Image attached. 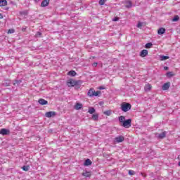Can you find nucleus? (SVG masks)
Wrapping results in <instances>:
<instances>
[{"mask_svg": "<svg viewBox=\"0 0 180 180\" xmlns=\"http://www.w3.org/2000/svg\"><path fill=\"white\" fill-rule=\"evenodd\" d=\"M131 109V104L129 103H122L121 104V110L122 112H129Z\"/></svg>", "mask_w": 180, "mask_h": 180, "instance_id": "nucleus-1", "label": "nucleus"}, {"mask_svg": "<svg viewBox=\"0 0 180 180\" xmlns=\"http://www.w3.org/2000/svg\"><path fill=\"white\" fill-rule=\"evenodd\" d=\"M81 84L80 81H77L74 79H70L68 82V86H78Z\"/></svg>", "mask_w": 180, "mask_h": 180, "instance_id": "nucleus-2", "label": "nucleus"}, {"mask_svg": "<svg viewBox=\"0 0 180 180\" xmlns=\"http://www.w3.org/2000/svg\"><path fill=\"white\" fill-rule=\"evenodd\" d=\"M123 127H125V129H129V127H131V119H128L123 122L122 123Z\"/></svg>", "mask_w": 180, "mask_h": 180, "instance_id": "nucleus-3", "label": "nucleus"}, {"mask_svg": "<svg viewBox=\"0 0 180 180\" xmlns=\"http://www.w3.org/2000/svg\"><path fill=\"white\" fill-rule=\"evenodd\" d=\"M0 134L2 136H8V134H11V131L8 129L3 128L0 130Z\"/></svg>", "mask_w": 180, "mask_h": 180, "instance_id": "nucleus-4", "label": "nucleus"}, {"mask_svg": "<svg viewBox=\"0 0 180 180\" xmlns=\"http://www.w3.org/2000/svg\"><path fill=\"white\" fill-rule=\"evenodd\" d=\"M115 141L116 143H123L124 141V136H119L115 138Z\"/></svg>", "mask_w": 180, "mask_h": 180, "instance_id": "nucleus-5", "label": "nucleus"}, {"mask_svg": "<svg viewBox=\"0 0 180 180\" xmlns=\"http://www.w3.org/2000/svg\"><path fill=\"white\" fill-rule=\"evenodd\" d=\"M169 86H171V83H165L162 86V91H168V89H169Z\"/></svg>", "mask_w": 180, "mask_h": 180, "instance_id": "nucleus-6", "label": "nucleus"}, {"mask_svg": "<svg viewBox=\"0 0 180 180\" xmlns=\"http://www.w3.org/2000/svg\"><path fill=\"white\" fill-rule=\"evenodd\" d=\"M46 117H54L56 116V112L54 111H49L46 112L45 114Z\"/></svg>", "mask_w": 180, "mask_h": 180, "instance_id": "nucleus-7", "label": "nucleus"}, {"mask_svg": "<svg viewBox=\"0 0 180 180\" xmlns=\"http://www.w3.org/2000/svg\"><path fill=\"white\" fill-rule=\"evenodd\" d=\"M50 4V0H44L41 3V8H46V6H49Z\"/></svg>", "mask_w": 180, "mask_h": 180, "instance_id": "nucleus-8", "label": "nucleus"}, {"mask_svg": "<svg viewBox=\"0 0 180 180\" xmlns=\"http://www.w3.org/2000/svg\"><path fill=\"white\" fill-rule=\"evenodd\" d=\"M148 56V51L147 49H143L140 53V56L142 58L147 57Z\"/></svg>", "mask_w": 180, "mask_h": 180, "instance_id": "nucleus-9", "label": "nucleus"}, {"mask_svg": "<svg viewBox=\"0 0 180 180\" xmlns=\"http://www.w3.org/2000/svg\"><path fill=\"white\" fill-rule=\"evenodd\" d=\"M38 103H39V105H42L49 104V101H46L44 98H39L38 101Z\"/></svg>", "mask_w": 180, "mask_h": 180, "instance_id": "nucleus-10", "label": "nucleus"}, {"mask_svg": "<svg viewBox=\"0 0 180 180\" xmlns=\"http://www.w3.org/2000/svg\"><path fill=\"white\" fill-rule=\"evenodd\" d=\"M156 136L158 139H165V136H167V131H163L160 134H156Z\"/></svg>", "mask_w": 180, "mask_h": 180, "instance_id": "nucleus-11", "label": "nucleus"}, {"mask_svg": "<svg viewBox=\"0 0 180 180\" xmlns=\"http://www.w3.org/2000/svg\"><path fill=\"white\" fill-rule=\"evenodd\" d=\"M95 92V89H90L89 90V91L87 92V95L88 96H89V98H94V94Z\"/></svg>", "mask_w": 180, "mask_h": 180, "instance_id": "nucleus-12", "label": "nucleus"}, {"mask_svg": "<svg viewBox=\"0 0 180 180\" xmlns=\"http://www.w3.org/2000/svg\"><path fill=\"white\" fill-rule=\"evenodd\" d=\"M124 4H125V8H127L128 9H130V8L133 6V4L131 3V1H126Z\"/></svg>", "mask_w": 180, "mask_h": 180, "instance_id": "nucleus-13", "label": "nucleus"}, {"mask_svg": "<svg viewBox=\"0 0 180 180\" xmlns=\"http://www.w3.org/2000/svg\"><path fill=\"white\" fill-rule=\"evenodd\" d=\"M84 167H89V165H92V161L89 159H86L84 163Z\"/></svg>", "mask_w": 180, "mask_h": 180, "instance_id": "nucleus-14", "label": "nucleus"}, {"mask_svg": "<svg viewBox=\"0 0 180 180\" xmlns=\"http://www.w3.org/2000/svg\"><path fill=\"white\" fill-rule=\"evenodd\" d=\"M75 109L76 110H79V109H82V104L77 103L75 105Z\"/></svg>", "mask_w": 180, "mask_h": 180, "instance_id": "nucleus-15", "label": "nucleus"}, {"mask_svg": "<svg viewBox=\"0 0 180 180\" xmlns=\"http://www.w3.org/2000/svg\"><path fill=\"white\" fill-rule=\"evenodd\" d=\"M164 33H165V28H164V27H160L158 30V34H164Z\"/></svg>", "mask_w": 180, "mask_h": 180, "instance_id": "nucleus-16", "label": "nucleus"}, {"mask_svg": "<svg viewBox=\"0 0 180 180\" xmlns=\"http://www.w3.org/2000/svg\"><path fill=\"white\" fill-rule=\"evenodd\" d=\"M68 75H70V77H75V75H77V72L75 70H70L68 72Z\"/></svg>", "mask_w": 180, "mask_h": 180, "instance_id": "nucleus-17", "label": "nucleus"}, {"mask_svg": "<svg viewBox=\"0 0 180 180\" xmlns=\"http://www.w3.org/2000/svg\"><path fill=\"white\" fill-rule=\"evenodd\" d=\"M91 172H85L82 174V176H85L86 178H89L91 176Z\"/></svg>", "mask_w": 180, "mask_h": 180, "instance_id": "nucleus-18", "label": "nucleus"}, {"mask_svg": "<svg viewBox=\"0 0 180 180\" xmlns=\"http://www.w3.org/2000/svg\"><path fill=\"white\" fill-rule=\"evenodd\" d=\"M8 1L6 0H0V6H6Z\"/></svg>", "mask_w": 180, "mask_h": 180, "instance_id": "nucleus-19", "label": "nucleus"}, {"mask_svg": "<svg viewBox=\"0 0 180 180\" xmlns=\"http://www.w3.org/2000/svg\"><path fill=\"white\" fill-rule=\"evenodd\" d=\"M88 112H89V113H90V115H94V113H95V112H96V110H95L94 108L90 107V108H89Z\"/></svg>", "mask_w": 180, "mask_h": 180, "instance_id": "nucleus-20", "label": "nucleus"}, {"mask_svg": "<svg viewBox=\"0 0 180 180\" xmlns=\"http://www.w3.org/2000/svg\"><path fill=\"white\" fill-rule=\"evenodd\" d=\"M144 89L146 92H148V91H151V84H146Z\"/></svg>", "mask_w": 180, "mask_h": 180, "instance_id": "nucleus-21", "label": "nucleus"}, {"mask_svg": "<svg viewBox=\"0 0 180 180\" xmlns=\"http://www.w3.org/2000/svg\"><path fill=\"white\" fill-rule=\"evenodd\" d=\"M98 119H99V115H98V114H94V115H92V120H93L96 121V120H98Z\"/></svg>", "mask_w": 180, "mask_h": 180, "instance_id": "nucleus-22", "label": "nucleus"}, {"mask_svg": "<svg viewBox=\"0 0 180 180\" xmlns=\"http://www.w3.org/2000/svg\"><path fill=\"white\" fill-rule=\"evenodd\" d=\"M21 82H22V81H20V80H15L13 82V85H15V86H19V85H20Z\"/></svg>", "mask_w": 180, "mask_h": 180, "instance_id": "nucleus-23", "label": "nucleus"}, {"mask_svg": "<svg viewBox=\"0 0 180 180\" xmlns=\"http://www.w3.org/2000/svg\"><path fill=\"white\" fill-rule=\"evenodd\" d=\"M153 47V43L148 42L145 45L146 49H151Z\"/></svg>", "mask_w": 180, "mask_h": 180, "instance_id": "nucleus-24", "label": "nucleus"}, {"mask_svg": "<svg viewBox=\"0 0 180 180\" xmlns=\"http://www.w3.org/2000/svg\"><path fill=\"white\" fill-rule=\"evenodd\" d=\"M104 115H105L106 116H110V115H112V111L110 110L104 111Z\"/></svg>", "mask_w": 180, "mask_h": 180, "instance_id": "nucleus-25", "label": "nucleus"}, {"mask_svg": "<svg viewBox=\"0 0 180 180\" xmlns=\"http://www.w3.org/2000/svg\"><path fill=\"white\" fill-rule=\"evenodd\" d=\"M179 20V16L178 15H175L173 18H172V22H178Z\"/></svg>", "mask_w": 180, "mask_h": 180, "instance_id": "nucleus-26", "label": "nucleus"}, {"mask_svg": "<svg viewBox=\"0 0 180 180\" xmlns=\"http://www.w3.org/2000/svg\"><path fill=\"white\" fill-rule=\"evenodd\" d=\"M125 119H126V117H124V116H120L119 117V121L120 122V123H123V122L125 121Z\"/></svg>", "mask_w": 180, "mask_h": 180, "instance_id": "nucleus-27", "label": "nucleus"}, {"mask_svg": "<svg viewBox=\"0 0 180 180\" xmlns=\"http://www.w3.org/2000/svg\"><path fill=\"white\" fill-rule=\"evenodd\" d=\"M161 60L165 61V60H168L169 58V56H160Z\"/></svg>", "mask_w": 180, "mask_h": 180, "instance_id": "nucleus-28", "label": "nucleus"}, {"mask_svg": "<svg viewBox=\"0 0 180 180\" xmlns=\"http://www.w3.org/2000/svg\"><path fill=\"white\" fill-rule=\"evenodd\" d=\"M99 95H101V91H95L94 90V96H99Z\"/></svg>", "mask_w": 180, "mask_h": 180, "instance_id": "nucleus-29", "label": "nucleus"}, {"mask_svg": "<svg viewBox=\"0 0 180 180\" xmlns=\"http://www.w3.org/2000/svg\"><path fill=\"white\" fill-rule=\"evenodd\" d=\"M128 174L129 175H136V172L134 170H129Z\"/></svg>", "mask_w": 180, "mask_h": 180, "instance_id": "nucleus-30", "label": "nucleus"}, {"mask_svg": "<svg viewBox=\"0 0 180 180\" xmlns=\"http://www.w3.org/2000/svg\"><path fill=\"white\" fill-rule=\"evenodd\" d=\"M105 2H106V0H99V5H105Z\"/></svg>", "mask_w": 180, "mask_h": 180, "instance_id": "nucleus-31", "label": "nucleus"}, {"mask_svg": "<svg viewBox=\"0 0 180 180\" xmlns=\"http://www.w3.org/2000/svg\"><path fill=\"white\" fill-rule=\"evenodd\" d=\"M12 33H15V30H13V29L8 30V34H12Z\"/></svg>", "mask_w": 180, "mask_h": 180, "instance_id": "nucleus-32", "label": "nucleus"}, {"mask_svg": "<svg viewBox=\"0 0 180 180\" xmlns=\"http://www.w3.org/2000/svg\"><path fill=\"white\" fill-rule=\"evenodd\" d=\"M20 14L24 15V16H26L27 15V11H20Z\"/></svg>", "mask_w": 180, "mask_h": 180, "instance_id": "nucleus-33", "label": "nucleus"}, {"mask_svg": "<svg viewBox=\"0 0 180 180\" xmlns=\"http://www.w3.org/2000/svg\"><path fill=\"white\" fill-rule=\"evenodd\" d=\"M36 37H41V32H37L35 34Z\"/></svg>", "mask_w": 180, "mask_h": 180, "instance_id": "nucleus-34", "label": "nucleus"}, {"mask_svg": "<svg viewBox=\"0 0 180 180\" xmlns=\"http://www.w3.org/2000/svg\"><path fill=\"white\" fill-rule=\"evenodd\" d=\"M143 27V22H139L136 25V27H139V29H141V27Z\"/></svg>", "mask_w": 180, "mask_h": 180, "instance_id": "nucleus-35", "label": "nucleus"}, {"mask_svg": "<svg viewBox=\"0 0 180 180\" xmlns=\"http://www.w3.org/2000/svg\"><path fill=\"white\" fill-rule=\"evenodd\" d=\"M29 169V167L28 166H23L22 167V170L23 171H27Z\"/></svg>", "mask_w": 180, "mask_h": 180, "instance_id": "nucleus-36", "label": "nucleus"}, {"mask_svg": "<svg viewBox=\"0 0 180 180\" xmlns=\"http://www.w3.org/2000/svg\"><path fill=\"white\" fill-rule=\"evenodd\" d=\"M3 85H4V86H9L10 83L4 82V83H3Z\"/></svg>", "mask_w": 180, "mask_h": 180, "instance_id": "nucleus-37", "label": "nucleus"}, {"mask_svg": "<svg viewBox=\"0 0 180 180\" xmlns=\"http://www.w3.org/2000/svg\"><path fill=\"white\" fill-rule=\"evenodd\" d=\"M113 22H117L119 20V18L115 17L112 19Z\"/></svg>", "mask_w": 180, "mask_h": 180, "instance_id": "nucleus-38", "label": "nucleus"}, {"mask_svg": "<svg viewBox=\"0 0 180 180\" xmlns=\"http://www.w3.org/2000/svg\"><path fill=\"white\" fill-rule=\"evenodd\" d=\"M167 77H172V72H168L167 73Z\"/></svg>", "mask_w": 180, "mask_h": 180, "instance_id": "nucleus-39", "label": "nucleus"}, {"mask_svg": "<svg viewBox=\"0 0 180 180\" xmlns=\"http://www.w3.org/2000/svg\"><path fill=\"white\" fill-rule=\"evenodd\" d=\"M92 66H93V67H95V68L98 67V63H94L92 64Z\"/></svg>", "mask_w": 180, "mask_h": 180, "instance_id": "nucleus-40", "label": "nucleus"}, {"mask_svg": "<svg viewBox=\"0 0 180 180\" xmlns=\"http://www.w3.org/2000/svg\"><path fill=\"white\" fill-rule=\"evenodd\" d=\"M141 175L143 176V178H146V176H147V175L144 174V173H141Z\"/></svg>", "mask_w": 180, "mask_h": 180, "instance_id": "nucleus-41", "label": "nucleus"}, {"mask_svg": "<svg viewBox=\"0 0 180 180\" xmlns=\"http://www.w3.org/2000/svg\"><path fill=\"white\" fill-rule=\"evenodd\" d=\"M41 0H34V1L36 3V4H39V2Z\"/></svg>", "mask_w": 180, "mask_h": 180, "instance_id": "nucleus-42", "label": "nucleus"}, {"mask_svg": "<svg viewBox=\"0 0 180 180\" xmlns=\"http://www.w3.org/2000/svg\"><path fill=\"white\" fill-rule=\"evenodd\" d=\"M105 89V87H103V86H99L98 87V89H100V90H102V89Z\"/></svg>", "mask_w": 180, "mask_h": 180, "instance_id": "nucleus-43", "label": "nucleus"}, {"mask_svg": "<svg viewBox=\"0 0 180 180\" xmlns=\"http://www.w3.org/2000/svg\"><path fill=\"white\" fill-rule=\"evenodd\" d=\"M4 16L2 15V14L0 13V19H3Z\"/></svg>", "mask_w": 180, "mask_h": 180, "instance_id": "nucleus-44", "label": "nucleus"}, {"mask_svg": "<svg viewBox=\"0 0 180 180\" xmlns=\"http://www.w3.org/2000/svg\"><path fill=\"white\" fill-rule=\"evenodd\" d=\"M165 70H168V67H165Z\"/></svg>", "mask_w": 180, "mask_h": 180, "instance_id": "nucleus-45", "label": "nucleus"}, {"mask_svg": "<svg viewBox=\"0 0 180 180\" xmlns=\"http://www.w3.org/2000/svg\"><path fill=\"white\" fill-rule=\"evenodd\" d=\"M178 160H180V155L178 156Z\"/></svg>", "mask_w": 180, "mask_h": 180, "instance_id": "nucleus-46", "label": "nucleus"}, {"mask_svg": "<svg viewBox=\"0 0 180 180\" xmlns=\"http://www.w3.org/2000/svg\"><path fill=\"white\" fill-rule=\"evenodd\" d=\"M179 167H180V162H179V164H178Z\"/></svg>", "mask_w": 180, "mask_h": 180, "instance_id": "nucleus-47", "label": "nucleus"}]
</instances>
